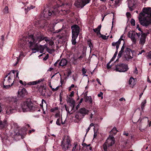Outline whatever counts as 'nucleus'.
Returning a JSON list of instances; mask_svg holds the SVG:
<instances>
[{
  "label": "nucleus",
  "mask_w": 151,
  "mask_h": 151,
  "mask_svg": "<svg viewBox=\"0 0 151 151\" xmlns=\"http://www.w3.org/2000/svg\"><path fill=\"white\" fill-rule=\"evenodd\" d=\"M139 19L140 24L143 26L147 27L151 24V8H144L140 13Z\"/></svg>",
  "instance_id": "f257e3e1"
},
{
  "label": "nucleus",
  "mask_w": 151,
  "mask_h": 151,
  "mask_svg": "<svg viewBox=\"0 0 151 151\" xmlns=\"http://www.w3.org/2000/svg\"><path fill=\"white\" fill-rule=\"evenodd\" d=\"M38 43L36 40H35L33 35L23 37L21 42L22 47H25L27 46L32 50V53L38 52L37 48Z\"/></svg>",
  "instance_id": "f03ea898"
},
{
  "label": "nucleus",
  "mask_w": 151,
  "mask_h": 151,
  "mask_svg": "<svg viewBox=\"0 0 151 151\" xmlns=\"http://www.w3.org/2000/svg\"><path fill=\"white\" fill-rule=\"evenodd\" d=\"M20 106L23 112L28 111H40L39 105L33 104L30 100H26L21 102Z\"/></svg>",
  "instance_id": "7ed1b4c3"
},
{
  "label": "nucleus",
  "mask_w": 151,
  "mask_h": 151,
  "mask_svg": "<svg viewBox=\"0 0 151 151\" xmlns=\"http://www.w3.org/2000/svg\"><path fill=\"white\" fill-rule=\"evenodd\" d=\"M14 76L15 71L14 70H11L10 72L5 76L3 82L4 88H8L13 84V79Z\"/></svg>",
  "instance_id": "20e7f679"
},
{
  "label": "nucleus",
  "mask_w": 151,
  "mask_h": 151,
  "mask_svg": "<svg viewBox=\"0 0 151 151\" xmlns=\"http://www.w3.org/2000/svg\"><path fill=\"white\" fill-rule=\"evenodd\" d=\"M72 29V43L73 45H75L76 42V40L80 32V29L77 25L75 24L71 27Z\"/></svg>",
  "instance_id": "39448f33"
},
{
  "label": "nucleus",
  "mask_w": 151,
  "mask_h": 151,
  "mask_svg": "<svg viewBox=\"0 0 151 151\" xmlns=\"http://www.w3.org/2000/svg\"><path fill=\"white\" fill-rule=\"evenodd\" d=\"M115 141L114 137L109 136L103 145L104 151L107 150V149H111L112 146L114 144Z\"/></svg>",
  "instance_id": "423d86ee"
},
{
  "label": "nucleus",
  "mask_w": 151,
  "mask_h": 151,
  "mask_svg": "<svg viewBox=\"0 0 151 151\" xmlns=\"http://www.w3.org/2000/svg\"><path fill=\"white\" fill-rule=\"evenodd\" d=\"M71 140L68 136L65 137L61 142V146L62 150L65 151L71 146Z\"/></svg>",
  "instance_id": "0eeeda50"
},
{
  "label": "nucleus",
  "mask_w": 151,
  "mask_h": 151,
  "mask_svg": "<svg viewBox=\"0 0 151 151\" xmlns=\"http://www.w3.org/2000/svg\"><path fill=\"white\" fill-rule=\"evenodd\" d=\"M128 69L127 65L120 64L115 65L114 70L119 72H124L127 71Z\"/></svg>",
  "instance_id": "6e6552de"
},
{
  "label": "nucleus",
  "mask_w": 151,
  "mask_h": 151,
  "mask_svg": "<svg viewBox=\"0 0 151 151\" xmlns=\"http://www.w3.org/2000/svg\"><path fill=\"white\" fill-rule=\"evenodd\" d=\"M59 12L57 8H55L53 10H50L47 11H44L43 15L45 18H47L51 16H53L57 15Z\"/></svg>",
  "instance_id": "1a4fd4ad"
},
{
  "label": "nucleus",
  "mask_w": 151,
  "mask_h": 151,
  "mask_svg": "<svg viewBox=\"0 0 151 151\" xmlns=\"http://www.w3.org/2000/svg\"><path fill=\"white\" fill-rule=\"evenodd\" d=\"M91 0H77L74 5L78 8H82L86 4L89 3Z\"/></svg>",
  "instance_id": "9d476101"
},
{
  "label": "nucleus",
  "mask_w": 151,
  "mask_h": 151,
  "mask_svg": "<svg viewBox=\"0 0 151 151\" xmlns=\"http://www.w3.org/2000/svg\"><path fill=\"white\" fill-rule=\"evenodd\" d=\"M124 57L127 61L131 60L133 58V54L131 50L127 48L124 53Z\"/></svg>",
  "instance_id": "9b49d317"
},
{
  "label": "nucleus",
  "mask_w": 151,
  "mask_h": 151,
  "mask_svg": "<svg viewBox=\"0 0 151 151\" xmlns=\"http://www.w3.org/2000/svg\"><path fill=\"white\" fill-rule=\"evenodd\" d=\"M34 38L35 40H36V41L39 43L41 41L45 40L47 42H49L50 40H49L47 37H44L42 35L38 34L37 35L35 36L34 35Z\"/></svg>",
  "instance_id": "f8f14e48"
},
{
  "label": "nucleus",
  "mask_w": 151,
  "mask_h": 151,
  "mask_svg": "<svg viewBox=\"0 0 151 151\" xmlns=\"http://www.w3.org/2000/svg\"><path fill=\"white\" fill-rule=\"evenodd\" d=\"M127 36L131 39L133 44H136L137 39L136 38V34L135 32L132 31L129 32L128 33Z\"/></svg>",
  "instance_id": "ddd939ff"
},
{
  "label": "nucleus",
  "mask_w": 151,
  "mask_h": 151,
  "mask_svg": "<svg viewBox=\"0 0 151 151\" xmlns=\"http://www.w3.org/2000/svg\"><path fill=\"white\" fill-rule=\"evenodd\" d=\"M147 35V34L145 33L142 32V33L139 40V44H140L143 45L145 44Z\"/></svg>",
  "instance_id": "4468645a"
},
{
  "label": "nucleus",
  "mask_w": 151,
  "mask_h": 151,
  "mask_svg": "<svg viewBox=\"0 0 151 151\" xmlns=\"http://www.w3.org/2000/svg\"><path fill=\"white\" fill-rule=\"evenodd\" d=\"M27 94L26 89L24 88L19 89L18 92V96L19 97H23Z\"/></svg>",
  "instance_id": "2eb2a0df"
},
{
  "label": "nucleus",
  "mask_w": 151,
  "mask_h": 151,
  "mask_svg": "<svg viewBox=\"0 0 151 151\" xmlns=\"http://www.w3.org/2000/svg\"><path fill=\"white\" fill-rule=\"evenodd\" d=\"M17 106H7L5 109L6 113L7 114H9L13 112V111L14 109H17Z\"/></svg>",
  "instance_id": "dca6fc26"
},
{
  "label": "nucleus",
  "mask_w": 151,
  "mask_h": 151,
  "mask_svg": "<svg viewBox=\"0 0 151 151\" xmlns=\"http://www.w3.org/2000/svg\"><path fill=\"white\" fill-rule=\"evenodd\" d=\"M78 111L79 112V113L81 114L84 117L85 115L88 114L89 112L88 110L86 109L84 107L81 108Z\"/></svg>",
  "instance_id": "f3484780"
},
{
  "label": "nucleus",
  "mask_w": 151,
  "mask_h": 151,
  "mask_svg": "<svg viewBox=\"0 0 151 151\" xmlns=\"http://www.w3.org/2000/svg\"><path fill=\"white\" fill-rule=\"evenodd\" d=\"M147 127L146 124L140 122L139 124V130L141 132L145 131Z\"/></svg>",
  "instance_id": "a211bd4d"
},
{
  "label": "nucleus",
  "mask_w": 151,
  "mask_h": 151,
  "mask_svg": "<svg viewBox=\"0 0 151 151\" xmlns=\"http://www.w3.org/2000/svg\"><path fill=\"white\" fill-rule=\"evenodd\" d=\"M44 46L46 49L47 51L49 53L51 54L55 52V50L54 47H51V48H50L47 47L46 45H45Z\"/></svg>",
  "instance_id": "6ab92c4d"
},
{
  "label": "nucleus",
  "mask_w": 151,
  "mask_h": 151,
  "mask_svg": "<svg viewBox=\"0 0 151 151\" xmlns=\"http://www.w3.org/2000/svg\"><path fill=\"white\" fill-rule=\"evenodd\" d=\"M39 43L38 44L37 46V49L38 50V52H39L41 53H43L44 52V50L45 49V46H43V45H39Z\"/></svg>",
  "instance_id": "aec40b11"
},
{
  "label": "nucleus",
  "mask_w": 151,
  "mask_h": 151,
  "mask_svg": "<svg viewBox=\"0 0 151 151\" xmlns=\"http://www.w3.org/2000/svg\"><path fill=\"white\" fill-rule=\"evenodd\" d=\"M121 40L119 39L118 41L116 42H114L112 43V45L113 46H116V50H118L119 45L121 43Z\"/></svg>",
  "instance_id": "412c9836"
},
{
  "label": "nucleus",
  "mask_w": 151,
  "mask_h": 151,
  "mask_svg": "<svg viewBox=\"0 0 151 151\" xmlns=\"http://www.w3.org/2000/svg\"><path fill=\"white\" fill-rule=\"evenodd\" d=\"M42 81L40 80H39L36 81L29 82L27 85L29 86L35 85L40 83Z\"/></svg>",
  "instance_id": "4be33fe9"
},
{
  "label": "nucleus",
  "mask_w": 151,
  "mask_h": 151,
  "mask_svg": "<svg viewBox=\"0 0 151 151\" xmlns=\"http://www.w3.org/2000/svg\"><path fill=\"white\" fill-rule=\"evenodd\" d=\"M68 102L70 103V106L72 107V109H73L74 108L75 101L73 99L69 98Z\"/></svg>",
  "instance_id": "5701e85b"
},
{
  "label": "nucleus",
  "mask_w": 151,
  "mask_h": 151,
  "mask_svg": "<svg viewBox=\"0 0 151 151\" xmlns=\"http://www.w3.org/2000/svg\"><path fill=\"white\" fill-rule=\"evenodd\" d=\"M67 61L65 59H63L61 60L59 63V65L62 66H65L67 64Z\"/></svg>",
  "instance_id": "b1692460"
},
{
  "label": "nucleus",
  "mask_w": 151,
  "mask_h": 151,
  "mask_svg": "<svg viewBox=\"0 0 151 151\" xmlns=\"http://www.w3.org/2000/svg\"><path fill=\"white\" fill-rule=\"evenodd\" d=\"M84 116H83L81 114L79 113V112L78 111V112L75 116V118L78 120H80Z\"/></svg>",
  "instance_id": "393cba45"
},
{
  "label": "nucleus",
  "mask_w": 151,
  "mask_h": 151,
  "mask_svg": "<svg viewBox=\"0 0 151 151\" xmlns=\"http://www.w3.org/2000/svg\"><path fill=\"white\" fill-rule=\"evenodd\" d=\"M80 148L78 146L77 143H74L72 151H80Z\"/></svg>",
  "instance_id": "a878e982"
},
{
  "label": "nucleus",
  "mask_w": 151,
  "mask_h": 151,
  "mask_svg": "<svg viewBox=\"0 0 151 151\" xmlns=\"http://www.w3.org/2000/svg\"><path fill=\"white\" fill-rule=\"evenodd\" d=\"M9 100L10 102L14 103V104H16L17 101V99L15 97H14L10 98Z\"/></svg>",
  "instance_id": "bb28decb"
},
{
  "label": "nucleus",
  "mask_w": 151,
  "mask_h": 151,
  "mask_svg": "<svg viewBox=\"0 0 151 151\" xmlns=\"http://www.w3.org/2000/svg\"><path fill=\"white\" fill-rule=\"evenodd\" d=\"M101 25L100 24L98 26V27H97V28H95V29H93V31L95 32H97V34H98L99 33V34H101L100 32V30L101 29Z\"/></svg>",
  "instance_id": "cd10ccee"
},
{
  "label": "nucleus",
  "mask_w": 151,
  "mask_h": 151,
  "mask_svg": "<svg viewBox=\"0 0 151 151\" xmlns=\"http://www.w3.org/2000/svg\"><path fill=\"white\" fill-rule=\"evenodd\" d=\"M124 45H123L121 48V50L118 53V58H120L122 56V53L124 52Z\"/></svg>",
  "instance_id": "c85d7f7f"
},
{
  "label": "nucleus",
  "mask_w": 151,
  "mask_h": 151,
  "mask_svg": "<svg viewBox=\"0 0 151 151\" xmlns=\"http://www.w3.org/2000/svg\"><path fill=\"white\" fill-rule=\"evenodd\" d=\"M117 131H118L117 130L116 128L115 127H114L110 131V134H113L115 135L116 134Z\"/></svg>",
  "instance_id": "c756f323"
},
{
  "label": "nucleus",
  "mask_w": 151,
  "mask_h": 151,
  "mask_svg": "<svg viewBox=\"0 0 151 151\" xmlns=\"http://www.w3.org/2000/svg\"><path fill=\"white\" fill-rule=\"evenodd\" d=\"M88 44L91 50L93 48V45L91 42V40L89 39L87 40Z\"/></svg>",
  "instance_id": "7c9ffc66"
},
{
  "label": "nucleus",
  "mask_w": 151,
  "mask_h": 151,
  "mask_svg": "<svg viewBox=\"0 0 151 151\" xmlns=\"http://www.w3.org/2000/svg\"><path fill=\"white\" fill-rule=\"evenodd\" d=\"M128 6L130 11H132L134 9V4H133L132 5H130V2H129L128 3Z\"/></svg>",
  "instance_id": "2f4dec72"
},
{
  "label": "nucleus",
  "mask_w": 151,
  "mask_h": 151,
  "mask_svg": "<svg viewBox=\"0 0 151 151\" xmlns=\"http://www.w3.org/2000/svg\"><path fill=\"white\" fill-rule=\"evenodd\" d=\"M48 43L49 45L51 46V47H54V42L52 40H50L49 41Z\"/></svg>",
  "instance_id": "473e14b6"
},
{
  "label": "nucleus",
  "mask_w": 151,
  "mask_h": 151,
  "mask_svg": "<svg viewBox=\"0 0 151 151\" xmlns=\"http://www.w3.org/2000/svg\"><path fill=\"white\" fill-rule=\"evenodd\" d=\"M55 117L56 118H61L60 112V111H57V112L56 113V114H55Z\"/></svg>",
  "instance_id": "72a5a7b5"
},
{
  "label": "nucleus",
  "mask_w": 151,
  "mask_h": 151,
  "mask_svg": "<svg viewBox=\"0 0 151 151\" xmlns=\"http://www.w3.org/2000/svg\"><path fill=\"white\" fill-rule=\"evenodd\" d=\"M62 121V119L58 118L57 119L56 122V124L58 125H60V121Z\"/></svg>",
  "instance_id": "f704fd0d"
},
{
  "label": "nucleus",
  "mask_w": 151,
  "mask_h": 151,
  "mask_svg": "<svg viewBox=\"0 0 151 151\" xmlns=\"http://www.w3.org/2000/svg\"><path fill=\"white\" fill-rule=\"evenodd\" d=\"M146 103V100H145L144 101L142 102L141 104V109L142 110H143L144 109L145 107V104Z\"/></svg>",
  "instance_id": "c9c22d12"
},
{
  "label": "nucleus",
  "mask_w": 151,
  "mask_h": 151,
  "mask_svg": "<svg viewBox=\"0 0 151 151\" xmlns=\"http://www.w3.org/2000/svg\"><path fill=\"white\" fill-rule=\"evenodd\" d=\"M8 8L7 6H6L3 10V12L5 14H7L9 13Z\"/></svg>",
  "instance_id": "e433bc0d"
},
{
  "label": "nucleus",
  "mask_w": 151,
  "mask_h": 151,
  "mask_svg": "<svg viewBox=\"0 0 151 151\" xmlns=\"http://www.w3.org/2000/svg\"><path fill=\"white\" fill-rule=\"evenodd\" d=\"M20 57V55H19V57H16V58H15V59L16 60H17L16 63L14 64V65L15 66L18 63V62L19 61V57Z\"/></svg>",
  "instance_id": "4c0bfd02"
},
{
  "label": "nucleus",
  "mask_w": 151,
  "mask_h": 151,
  "mask_svg": "<svg viewBox=\"0 0 151 151\" xmlns=\"http://www.w3.org/2000/svg\"><path fill=\"white\" fill-rule=\"evenodd\" d=\"M147 58L148 59H150L151 60V51H150L147 56Z\"/></svg>",
  "instance_id": "58836bf2"
},
{
  "label": "nucleus",
  "mask_w": 151,
  "mask_h": 151,
  "mask_svg": "<svg viewBox=\"0 0 151 151\" xmlns=\"http://www.w3.org/2000/svg\"><path fill=\"white\" fill-rule=\"evenodd\" d=\"M134 81V78L133 77H131L130 78L129 80V84H132V83L133 81Z\"/></svg>",
  "instance_id": "ea45409f"
},
{
  "label": "nucleus",
  "mask_w": 151,
  "mask_h": 151,
  "mask_svg": "<svg viewBox=\"0 0 151 151\" xmlns=\"http://www.w3.org/2000/svg\"><path fill=\"white\" fill-rule=\"evenodd\" d=\"M131 23L132 24V25L133 26H135V21L134 19H132L131 20Z\"/></svg>",
  "instance_id": "a19ab883"
},
{
  "label": "nucleus",
  "mask_w": 151,
  "mask_h": 151,
  "mask_svg": "<svg viewBox=\"0 0 151 151\" xmlns=\"http://www.w3.org/2000/svg\"><path fill=\"white\" fill-rule=\"evenodd\" d=\"M58 110V108L57 107H55L51 109L50 111L51 112H53L55 111Z\"/></svg>",
  "instance_id": "79ce46f5"
},
{
  "label": "nucleus",
  "mask_w": 151,
  "mask_h": 151,
  "mask_svg": "<svg viewBox=\"0 0 151 151\" xmlns=\"http://www.w3.org/2000/svg\"><path fill=\"white\" fill-rule=\"evenodd\" d=\"M111 62L110 61L107 64V68L108 69H109L111 68V65H110V63Z\"/></svg>",
  "instance_id": "37998d69"
},
{
  "label": "nucleus",
  "mask_w": 151,
  "mask_h": 151,
  "mask_svg": "<svg viewBox=\"0 0 151 151\" xmlns=\"http://www.w3.org/2000/svg\"><path fill=\"white\" fill-rule=\"evenodd\" d=\"M101 37L103 39L106 40L107 39L108 37L104 35H101Z\"/></svg>",
  "instance_id": "c03bdc74"
},
{
  "label": "nucleus",
  "mask_w": 151,
  "mask_h": 151,
  "mask_svg": "<svg viewBox=\"0 0 151 151\" xmlns=\"http://www.w3.org/2000/svg\"><path fill=\"white\" fill-rule=\"evenodd\" d=\"M82 71L83 74H85V73H86L87 70L85 68H83L82 70Z\"/></svg>",
  "instance_id": "a18cd8bd"
},
{
  "label": "nucleus",
  "mask_w": 151,
  "mask_h": 151,
  "mask_svg": "<svg viewBox=\"0 0 151 151\" xmlns=\"http://www.w3.org/2000/svg\"><path fill=\"white\" fill-rule=\"evenodd\" d=\"M30 10L29 7H27V8H25L24 9L25 14H27V12Z\"/></svg>",
  "instance_id": "49530a36"
},
{
  "label": "nucleus",
  "mask_w": 151,
  "mask_h": 151,
  "mask_svg": "<svg viewBox=\"0 0 151 151\" xmlns=\"http://www.w3.org/2000/svg\"><path fill=\"white\" fill-rule=\"evenodd\" d=\"M61 11L64 14L68 13L69 12V11L68 10H65L62 9L61 10Z\"/></svg>",
  "instance_id": "de8ad7c7"
},
{
  "label": "nucleus",
  "mask_w": 151,
  "mask_h": 151,
  "mask_svg": "<svg viewBox=\"0 0 151 151\" xmlns=\"http://www.w3.org/2000/svg\"><path fill=\"white\" fill-rule=\"evenodd\" d=\"M59 86H57L55 88H52V91H57L59 89Z\"/></svg>",
  "instance_id": "09e8293b"
},
{
  "label": "nucleus",
  "mask_w": 151,
  "mask_h": 151,
  "mask_svg": "<svg viewBox=\"0 0 151 151\" xmlns=\"http://www.w3.org/2000/svg\"><path fill=\"white\" fill-rule=\"evenodd\" d=\"M90 145H91L90 144L87 145L85 143H83L82 144V145L83 146V147H89V146H90Z\"/></svg>",
  "instance_id": "8fccbe9b"
},
{
  "label": "nucleus",
  "mask_w": 151,
  "mask_h": 151,
  "mask_svg": "<svg viewBox=\"0 0 151 151\" xmlns=\"http://www.w3.org/2000/svg\"><path fill=\"white\" fill-rule=\"evenodd\" d=\"M49 55L47 54V55L43 59V60H46L48 58Z\"/></svg>",
  "instance_id": "3c124183"
},
{
  "label": "nucleus",
  "mask_w": 151,
  "mask_h": 151,
  "mask_svg": "<svg viewBox=\"0 0 151 151\" xmlns=\"http://www.w3.org/2000/svg\"><path fill=\"white\" fill-rule=\"evenodd\" d=\"M145 52V51L144 50H142L140 51L139 52V53L137 54V55H141L142 53Z\"/></svg>",
  "instance_id": "603ef678"
},
{
  "label": "nucleus",
  "mask_w": 151,
  "mask_h": 151,
  "mask_svg": "<svg viewBox=\"0 0 151 151\" xmlns=\"http://www.w3.org/2000/svg\"><path fill=\"white\" fill-rule=\"evenodd\" d=\"M93 129H94V134L93 136H94V138H95L96 137L97 135V134L94 129V128Z\"/></svg>",
  "instance_id": "864d4df0"
},
{
  "label": "nucleus",
  "mask_w": 151,
  "mask_h": 151,
  "mask_svg": "<svg viewBox=\"0 0 151 151\" xmlns=\"http://www.w3.org/2000/svg\"><path fill=\"white\" fill-rule=\"evenodd\" d=\"M103 94V93L101 92H100V93L98 95V96L99 97H101V96H102V98H103V97H102Z\"/></svg>",
  "instance_id": "5fc2aeb1"
},
{
  "label": "nucleus",
  "mask_w": 151,
  "mask_h": 151,
  "mask_svg": "<svg viewBox=\"0 0 151 151\" xmlns=\"http://www.w3.org/2000/svg\"><path fill=\"white\" fill-rule=\"evenodd\" d=\"M134 73L136 74H137L138 73V70H137V68L136 67H135V70L134 71Z\"/></svg>",
  "instance_id": "6e6d98bb"
},
{
  "label": "nucleus",
  "mask_w": 151,
  "mask_h": 151,
  "mask_svg": "<svg viewBox=\"0 0 151 151\" xmlns=\"http://www.w3.org/2000/svg\"><path fill=\"white\" fill-rule=\"evenodd\" d=\"M88 98L89 99V102L91 104L92 103V101L91 96H90V98L88 97Z\"/></svg>",
  "instance_id": "4d7b16f0"
},
{
  "label": "nucleus",
  "mask_w": 151,
  "mask_h": 151,
  "mask_svg": "<svg viewBox=\"0 0 151 151\" xmlns=\"http://www.w3.org/2000/svg\"><path fill=\"white\" fill-rule=\"evenodd\" d=\"M116 57V56L114 55L113 56V57L111 59L110 61H111V62L113 61L115 59Z\"/></svg>",
  "instance_id": "13d9d810"
},
{
  "label": "nucleus",
  "mask_w": 151,
  "mask_h": 151,
  "mask_svg": "<svg viewBox=\"0 0 151 151\" xmlns=\"http://www.w3.org/2000/svg\"><path fill=\"white\" fill-rule=\"evenodd\" d=\"M29 7L30 10H31V9H32L33 8H35V6H33V5H31Z\"/></svg>",
  "instance_id": "bf43d9fd"
},
{
  "label": "nucleus",
  "mask_w": 151,
  "mask_h": 151,
  "mask_svg": "<svg viewBox=\"0 0 151 151\" xmlns=\"http://www.w3.org/2000/svg\"><path fill=\"white\" fill-rule=\"evenodd\" d=\"M96 81H97L98 83L100 85H101V82L100 81L99 79V78H97L96 79Z\"/></svg>",
  "instance_id": "052dcab7"
},
{
  "label": "nucleus",
  "mask_w": 151,
  "mask_h": 151,
  "mask_svg": "<svg viewBox=\"0 0 151 151\" xmlns=\"http://www.w3.org/2000/svg\"><path fill=\"white\" fill-rule=\"evenodd\" d=\"M62 29H60L58 30H57L56 31L55 33H58L60 32Z\"/></svg>",
  "instance_id": "680f3d73"
},
{
  "label": "nucleus",
  "mask_w": 151,
  "mask_h": 151,
  "mask_svg": "<svg viewBox=\"0 0 151 151\" xmlns=\"http://www.w3.org/2000/svg\"><path fill=\"white\" fill-rule=\"evenodd\" d=\"M74 92L73 91H72L71 92L70 94V96H71V97H72V96H73V95H74Z\"/></svg>",
  "instance_id": "e2e57ef3"
},
{
  "label": "nucleus",
  "mask_w": 151,
  "mask_h": 151,
  "mask_svg": "<svg viewBox=\"0 0 151 151\" xmlns=\"http://www.w3.org/2000/svg\"><path fill=\"white\" fill-rule=\"evenodd\" d=\"M123 134L125 135L126 136H128L129 135V134L128 133H126L125 132H124L123 133Z\"/></svg>",
  "instance_id": "0e129e2a"
},
{
  "label": "nucleus",
  "mask_w": 151,
  "mask_h": 151,
  "mask_svg": "<svg viewBox=\"0 0 151 151\" xmlns=\"http://www.w3.org/2000/svg\"><path fill=\"white\" fill-rule=\"evenodd\" d=\"M35 131V130L34 129H32V130H30L29 131V133H31L32 132H34Z\"/></svg>",
  "instance_id": "69168bd1"
},
{
  "label": "nucleus",
  "mask_w": 151,
  "mask_h": 151,
  "mask_svg": "<svg viewBox=\"0 0 151 151\" xmlns=\"http://www.w3.org/2000/svg\"><path fill=\"white\" fill-rule=\"evenodd\" d=\"M59 62V61L58 60L57 61H56L54 64V65L55 66H56L58 63Z\"/></svg>",
  "instance_id": "338daca9"
},
{
  "label": "nucleus",
  "mask_w": 151,
  "mask_h": 151,
  "mask_svg": "<svg viewBox=\"0 0 151 151\" xmlns=\"http://www.w3.org/2000/svg\"><path fill=\"white\" fill-rule=\"evenodd\" d=\"M123 100H124V101H125L126 100L124 98H123V97L120 99H119V100L120 101H122Z\"/></svg>",
  "instance_id": "774afa93"
}]
</instances>
